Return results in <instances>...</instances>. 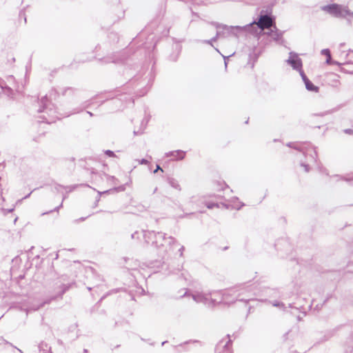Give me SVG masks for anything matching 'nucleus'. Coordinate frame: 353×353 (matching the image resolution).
<instances>
[{
  "label": "nucleus",
  "instance_id": "obj_3",
  "mask_svg": "<svg viewBox=\"0 0 353 353\" xmlns=\"http://www.w3.org/2000/svg\"><path fill=\"white\" fill-rule=\"evenodd\" d=\"M254 23L261 30L268 29L272 26L273 20L268 15L261 16L257 22Z\"/></svg>",
  "mask_w": 353,
  "mask_h": 353
},
{
  "label": "nucleus",
  "instance_id": "obj_8",
  "mask_svg": "<svg viewBox=\"0 0 353 353\" xmlns=\"http://www.w3.org/2000/svg\"><path fill=\"white\" fill-rule=\"evenodd\" d=\"M139 163L140 164H148V161L146 160V159H142L141 161H139Z\"/></svg>",
  "mask_w": 353,
  "mask_h": 353
},
{
  "label": "nucleus",
  "instance_id": "obj_7",
  "mask_svg": "<svg viewBox=\"0 0 353 353\" xmlns=\"http://www.w3.org/2000/svg\"><path fill=\"white\" fill-rule=\"evenodd\" d=\"M105 153L109 156V157H114V154L112 151H110V150H107L105 152Z\"/></svg>",
  "mask_w": 353,
  "mask_h": 353
},
{
  "label": "nucleus",
  "instance_id": "obj_1",
  "mask_svg": "<svg viewBox=\"0 0 353 353\" xmlns=\"http://www.w3.org/2000/svg\"><path fill=\"white\" fill-rule=\"evenodd\" d=\"M321 9L335 17H344L350 14V11L347 8L336 3L323 6Z\"/></svg>",
  "mask_w": 353,
  "mask_h": 353
},
{
  "label": "nucleus",
  "instance_id": "obj_5",
  "mask_svg": "<svg viewBox=\"0 0 353 353\" xmlns=\"http://www.w3.org/2000/svg\"><path fill=\"white\" fill-rule=\"evenodd\" d=\"M322 54H325V57H327V63H330V59H331V54H330V52L329 50H323L322 51Z\"/></svg>",
  "mask_w": 353,
  "mask_h": 353
},
{
  "label": "nucleus",
  "instance_id": "obj_2",
  "mask_svg": "<svg viewBox=\"0 0 353 353\" xmlns=\"http://www.w3.org/2000/svg\"><path fill=\"white\" fill-rule=\"evenodd\" d=\"M287 62L294 69L299 72L301 75V72H303L302 67V61L299 57L298 54L294 52H290L289 59Z\"/></svg>",
  "mask_w": 353,
  "mask_h": 353
},
{
  "label": "nucleus",
  "instance_id": "obj_11",
  "mask_svg": "<svg viewBox=\"0 0 353 353\" xmlns=\"http://www.w3.org/2000/svg\"><path fill=\"white\" fill-rule=\"evenodd\" d=\"M214 206H216V205H215V204H212V205H208V208H213Z\"/></svg>",
  "mask_w": 353,
  "mask_h": 353
},
{
  "label": "nucleus",
  "instance_id": "obj_4",
  "mask_svg": "<svg viewBox=\"0 0 353 353\" xmlns=\"http://www.w3.org/2000/svg\"><path fill=\"white\" fill-rule=\"evenodd\" d=\"M301 77L303 79V81H304L305 83V87L307 88V90H308L309 91H312V92H318L319 90V87L314 85L306 77V75L305 74L304 72H301Z\"/></svg>",
  "mask_w": 353,
  "mask_h": 353
},
{
  "label": "nucleus",
  "instance_id": "obj_10",
  "mask_svg": "<svg viewBox=\"0 0 353 353\" xmlns=\"http://www.w3.org/2000/svg\"><path fill=\"white\" fill-rule=\"evenodd\" d=\"M158 170H161V171H163V170L161 169V168L158 165V166H157V170H155L154 171V172H157V171Z\"/></svg>",
  "mask_w": 353,
  "mask_h": 353
},
{
  "label": "nucleus",
  "instance_id": "obj_6",
  "mask_svg": "<svg viewBox=\"0 0 353 353\" xmlns=\"http://www.w3.org/2000/svg\"><path fill=\"white\" fill-rule=\"evenodd\" d=\"M184 157V153L183 152L178 151V160L182 159Z\"/></svg>",
  "mask_w": 353,
  "mask_h": 353
},
{
  "label": "nucleus",
  "instance_id": "obj_9",
  "mask_svg": "<svg viewBox=\"0 0 353 353\" xmlns=\"http://www.w3.org/2000/svg\"><path fill=\"white\" fill-rule=\"evenodd\" d=\"M345 132H346L347 133H349V134H352V133H353V131H352V130H345Z\"/></svg>",
  "mask_w": 353,
  "mask_h": 353
}]
</instances>
